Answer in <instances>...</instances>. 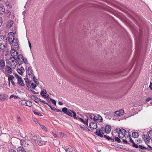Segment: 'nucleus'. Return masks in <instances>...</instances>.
Masks as SVG:
<instances>
[{
	"label": "nucleus",
	"instance_id": "nucleus-1",
	"mask_svg": "<svg viewBox=\"0 0 152 152\" xmlns=\"http://www.w3.org/2000/svg\"><path fill=\"white\" fill-rule=\"evenodd\" d=\"M152 140V130H150L147 132V134L144 135L142 137V139H140L137 140V141L142 142V140L145 142H150L151 140Z\"/></svg>",
	"mask_w": 152,
	"mask_h": 152
},
{
	"label": "nucleus",
	"instance_id": "nucleus-2",
	"mask_svg": "<svg viewBox=\"0 0 152 152\" xmlns=\"http://www.w3.org/2000/svg\"><path fill=\"white\" fill-rule=\"evenodd\" d=\"M126 130L124 129H120L119 130L118 136L119 137L122 139L123 142H128L127 141L126 139H123L125 134Z\"/></svg>",
	"mask_w": 152,
	"mask_h": 152
},
{
	"label": "nucleus",
	"instance_id": "nucleus-3",
	"mask_svg": "<svg viewBox=\"0 0 152 152\" xmlns=\"http://www.w3.org/2000/svg\"><path fill=\"white\" fill-rule=\"evenodd\" d=\"M30 136L31 137H32V140H33L32 142H41V140L39 138V136H33L32 133L30 132Z\"/></svg>",
	"mask_w": 152,
	"mask_h": 152
},
{
	"label": "nucleus",
	"instance_id": "nucleus-4",
	"mask_svg": "<svg viewBox=\"0 0 152 152\" xmlns=\"http://www.w3.org/2000/svg\"><path fill=\"white\" fill-rule=\"evenodd\" d=\"M62 112L65 113V114H67L69 116L71 117H72V112H71L70 110H68V109L66 107H64L62 110Z\"/></svg>",
	"mask_w": 152,
	"mask_h": 152
},
{
	"label": "nucleus",
	"instance_id": "nucleus-5",
	"mask_svg": "<svg viewBox=\"0 0 152 152\" xmlns=\"http://www.w3.org/2000/svg\"><path fill=\"white\" fill-rule=\"evenodd\" d=\"M121 144H119L118 143H111V145L121 149H126V148L125 146L121 145L122 143H121Z\"/></svg>",
	"mask_w": 152,
	"mask_h": 152
},
{
	"label": "nucleus",
	"instance_id": "nucleus-6",
	"mask_svg": "<svg viewBox=\"0 0 152 152\" xmlns=\"http://www.w3.org/2000/svg\"><path fill=\"white\" fill-rule=\"evenodd\" d=\"M16 53V54L18 55V52L16 50L12 49L11 50V55L12 56V58H13L15 60H17L18 59V57L17 56H15V55L14 53Z\"/></svg>",
	"mask_w": 152,
	"mask_h": 152
},
{
	"label": "nucleus",
	"instance_id": "nucleus-7",
	"mask_svg": "<svg viewBox=\"0 0 152 152\" xmlns=\"http://www.w3.org/2000/svg\"><path fill=\"white\" fill-rule=\"evenodd\" d=\"M89 126L91 130L95 129L97 128V124L95 122L91 121L89 124Z\"/></svg>",
	"mask_w": 152,
	"mask_h": 152
},
{
	"label": "nucleus",
	"instance_id": "nucleus-8",
	"mask_svg": "<svg viewBox=\"0 0 152 152\" xmlns=\"http://www.w3.org/2000/svg\"><path fill=\"white\" fill-rule=\"evenodd\" d=\"M20 141V142H26V141L24 140H20L18 138L16 137H12L11 139L10 142H19Z\"/></svg>",
	"mask_w": 152,
	"mask_h": 152
},
{
	"label": "nucleus",
	"instance_id": "nucleus-9",
	"mask_svg": "<svg viewBox=\"0 0 152 152\" xmlns=\"http://www.w3.org/2000/svg\"><path fill=\"white\" fill-rule=\"evenodd\" d=\"M27 73L30 76H32L34 75L33 72L32 68L31 66L29 67L28 68L27 70L26 71Z\"/></svg>",
	"mask_w": 152,
	"mask_h": 152
},
{
	"label": "nucleus",
	"instance_id": "nucleus-10",
	"mask_svg": "<svg viewBox=\"0 0 152 152\" xmlns=\"http://www.w3.org/2000/svg\"><path fill=\"white\" fill-rule=\"evenodd\" d=\"M139 148L142 150H147L148 151H151L152 150V148L149 145H148L147 147L144 146L142 145H140Z\"/></svg>",
	"mask_w": 152,
	"mask_h": 152
},
{
	"label": "nucleus",
	"instance_id": "nucleus-11",
	"mask_svg": "<svg viewBox=\"0 0 152 152\" xmlns=\"http://www.w3.org/2000/svg\"><path fill=\"white\" fill-rule=\"evenodd\" d=\"M95 134L100 137H103L104 133L102 132V130L97 129L96 132H95Z\"/></svg>",
	"mask_w": 152,
	"mask_h": 152
},
{
	"label": "nucleus",
	"instance_id": "nucleus-12",
	"mask_svg": "<svg viewBox=\"0 0 152 152\" xmlns=\"http://www.w3.org/2000/svg\"><path fill=\"white\" fill-rule=\"evenodd\" d=\"M14 45H13L14 46H15V49L17 48V49H18L19 47V44H18V39L17 38H14Z\"/></svg>",
	"mask_w": 152,
	"mask_h": 152
},
{
	"label": "nucleus",
	"instance_id": "nucleus-13",
	"mask_svg": "<svg viewBox=\"0 0 152 152\" xmlns=\"http://www.w3.org/2000/svg\"><path fill=\"white\" fill-rule=\"evenodd\" d=\"M111 127L110 125H107L105 127V131L107 133H109L110 132Z\"/></svg>",
	"mask_w": 152,
	"mask_h": 152
},
{
	"label": "nucleus",
	"instance_id": "nucleus-14",
	"mask_svg": "<svg viewBox=\"0 0 152 152\" xmlns=\"http://www.w3.org/2000/svg\"><path fill=\"white\" fill-rule=\"evenodd\" d=\"M18 83L22 86H24L25 85L21 77H19V78H18Z\"/></svg>",
	"mask_w": 152,
	"mask_h": 152
},
{
	"label": "nucleus",
	"instance_id": "nucleus-15",
	"mask_svg": "<svg viewBox=\"0 0 152 152\" xmlns=\"http://www.w3.org/2000/svg\"><path fill=\"white\" fill-rule=\"evenodd\" d=\"M5 69L8 73L11 74L12 73V70L9 66H6Z\"/></svg>",
	"mask_w": 152,
	"mask_h": 152
},
{
	"label": "nucleus",
	"instance_id": "nucleus-16",
	"mask_svg": "<svg viewBox=\"0 0 152 152\" xmlns=\"http://www.w3.org/2000/svg\"><path fill=\"white\" fill-rule=\"evenodd\" d=\"M139 134L137 132H134L132 133V137L136 138L138 137L139 135Z\"/></svg>",
	"mask_w": 152,
	"mask_h": 152
},
{
	"label": "nucleus",
	"instance_id": "nucleus-17",
	"mask_svg": "<svg viewBox=\"0 0 152 152\" xmlns=\"http://www.w3.org/2000/svg\"><path fill=\"white\" fill-rule=\"evenodd\" d=\"M11 36H12V37H13V38H14V34L13 33H12V34H11ZM8 38L9 41V42L10 43V44L12 43L14 41V39L13 40H12V38H11L10 37V36H9V37H8Z\"/></svg>",
	"mask_w": 152,
	"mask_h": 152
},
{
	"label": "nucleus",
	"instance_id": "nucleus-18",
	"mask_svg": "<svg viewBox=\"0 0 152 152\" xmlns=\"http://www.w3.org/2000/svg\"><path fill=\"white\" fill-rule=\"evenodd\" d=\"M0 65L2 69H5V61L3 60H1L0 61Z\"/></svg>",
	"mask_w": 152,
	"mask_h": 152
},
{
	"label": "nucleus",
	"instance_id": "nucleus-19",
	"mask_svg": "<svg viewBox=\"0 0 152 152\" xmlns=\"http://www.w3.org/2000/svg\"><path fill=\"white\" fill-rule=\"evenodd\" d=\"M96 115L97 117V120H96L97 122H102V117L100 115H98L97 114V115Z\"/></svg>",
	"mask_w": 152,
	"mask_h": 152
},
{
	"label": "nucleus",
	"instance_id": "nucleus-20",
	"mask_svg": "<svg viewBox=\"0 0 152 152\" xmlns=\"http://www.w3.org/2000/svg\"><path fill=\"white\" fill-rule=\"evenodd\" d=\"M17 151L18 152H26L25 149L21 146H20L18 148Z\"/></svg>",
	"mask_w": 152,
	"mask_h": 152
},
{
	"label": "nucleus",
	"instance_id": "nucleus-21",
	"mask_svg": "<svg viewBox=\"0 0 152 152\" xmlns=\"http://www.w3.org/2000/svg\"><path fill=\"white\" fill-rule=\"evenodd\" d=\"M4 7L2 4L0 5V14H3L5 11Z\"/></svg>",
	"mask_w": 152,
	"mask_h": 152
},
{
	"label": "nucleus",
	"instance_id": "nucleus-22",
	"mask_svg": "<svg viewBox=\"0 0 152 152\" xmlns=\"http://www.w3.org/2000/svg\"><path fill=\"white\" fill-rule=\"evenodd\" d=\"M95 115H94L93 113H91L89 115V117L90 118L94 121H96V120H97V118L96 119L95 118Z\"/></svg>",
	"mask_w": 152,
	"mask_h": 152
},
{
	"label": "nucleus",
	"instance_id": "nucleus-23",
	"mask_svg": "<svg viewBox=\"0 0 152 152\" xmlns=\"http://www.w3.org/2000/svg\"><path fill=\"white\" fill-rule=\"evenodd\" d=\"M122 115L123 114H121L120 112L118 111L115 112L114 113V115L115 117L120 116Z\"/></svg>",
	"mask_w": 152,
	"mask_h": 152
},
{
	"label": "nucleus",
	"instance_id": "nucleus-24",
	"mask_svg": "<svg viewBox=\"0 0 152 152\" xmlns=\"http://www.w3.org/2000/svg\"><path fill=\"white\" fill-rule=\"evenodd\" d=\"M64 149L66 152H73V150L71 148H67L66 147L64 148Z\"/></svg>",
	"mask_w": 152,
	"mask_h": 152
},
{
	"label": "nucleus",
	"instance_id": "nucleus-25",
	"mask_svg": "<svg viewBox=\"0 0 152 152\" xmlns=\"http://www.w3.org/2000/svg\"><path fill=\"white\" fill-rule=\"evenodd\" d=\"M104 137L106 139H107V140H111V142H114V140L113 139H112L111 137H110L106 135H104Z\"/></svg>",
	"mask_w": 152,
	"mask_h": 152
},
{
	"label": "nucleus",
	"instance_id": "nucleus-26",
	"mask_svg": "<svg viewBox=\"0 0 152 152\" xmlns=\"http://www.w3.org/2000/svg\"><path fill=\"white\" fill-rule=\"evenodd\" d=\"M27 102L25 100H23L20 102V103L21 105H26L27 104Z\"/></svg>",
	"mask_w": 152,
	"mask_h": 152
},
{
	"label": "nucleus",
	"instance_id": "nucleus-27",
	"mask_svg": "<svg viewBox=\"0 0 152 152\" xmlns=\"http://www.w3.org/2000/svg\"><path fill=\"white\" fill-rule=\"evenodd\" d=\"M115 142H120L122 141V139H120L119 138L117 137H114V140Z\"/></svg>",
	"mask_w": 152,
	"mask_h": 152
},
{
	"label": "nucleus",
	"instance_id": "nucleus-28",
	"mask_svg": "<svg viewBox=\"0 0 152 152\" xmlns=\"http://www.w3.org/2000/svg\"><path fill=\"white\" fill-rule=\"evenodd\" d=\"M13 23V22L12 20H10V22L8 23V27L10 28L12 25Z\"/></svg>",
	"mask_w": 152,
	"mask_h": 152
},
{
	"label": "nucleus",
	"instance_id": "nucleus-29",
	"mask_svg": "<svg viewBox=\"0 0 152 152\" xmlns=\"http://www.w3.org/2000/svg\"><path fill=\"white\" fill-rule=\"evenodd\" d=\"M14 78V77L13 76V75H9V76H8V80L9 81H10V80H13Z\"/></svg>",
	"mask_w": 152,
	"mask_h": 152
},
{
	"label": "nucleus",
	"instance_id": "nucleus-30",
	"mask_svg": "<svg viewBox=\"0 0 152 152\" xmlns=\"http://www.w3.org/2000/svg\"><path fill=\"white\" fill-rule=\"evenodd\" d=\"M6 47V45H4L3 43L2 44L0 42V49L3 50L5 49Z\"/></svg>",
	"mask_w": 152,
	"mask_h": 152
},
{
	"label": "nucleus",
	"instance_id": "nucleus-31",
	"mask_svg": "<svg viewBox=\"0 0 152 152\" xmlns=\"http://www.w3.org/2000/svg\"><path fill=\"white\" fill-rule=\"evenodd\" d=\"M5 96L2 95H0V100H4L6 99Z\"/></svg>",
	"mask_w": 152,
	"mask_h": 152
},
{
	"label": "nucleus",
	"instance_id": "nucleus-32",
	"mask_svg": "<svg viewBox=\"0 0 152 152\" xmlns=\"http://www.w3.org/2000/svg\"><path fill=\"white\" fill-rule=\"evenodd\" d=\"M72 112V113L73 114L72 115V117H73L74 118L76 119H77V118L76 117V115L75 113V112L73 111H71Z\"/></svg>",
	"mask_w": 152,
	"mask_h": 152
},
{
	"label": "nucleus",
	"instance_id": "nucleus-33",
	"mask_svg": "<svg viewBox=\"0 0 152 152\" xmlns=\"http://www.w3.org/2000/svg\"><path fill=\"white\" fill-rule=\"evenodd\" d=\"M30 83H31V81H26V86L28 88H29L30 87H31Z\"/></svg>",
	"mask_w": 152,
	"mask_h": 152
},
{
	"label": "nucleus",
	"instance_id": "nucleus-34",
	"mask_svg": "<svg viewBox=\"0 0 152 152\" xmlns=\"http://www.w3.org/2000/svg\"><path fill=\"white\" fill-rule=\"evenodd\" d=\"M27 104L26 105V106L31 107L32 105V103L30 101H27Z\"/></svg>",
	"mask_w": 152,
	"mask_h": 152
},
{
	"label": "nucleus",
	"instance_id": "nucleus-35",
	"mask_svg": "<svg viewBox=\"0 0 152 152\" xmlns=\"http://www.w3.org/2000/svg\"><path fill=\"white\" fill-rule=\"evenodd\" d=\"M132 145L134 147L136 148H139V146L141 145H138L137 144H135V143H132Z\"/></svg>",
	"mask_w": 152,
	"mask_h": 152
},
{
	"label": "nucleus",
	"instance_id": "nucleus-36",
	"mask_svg": "<svg viewBox=\"0 0 152 152\" xmlns=\"http://www.w3.org/2000/svg\"><path fill=\"white\" fill-rule=\"evenodd\" d=\"M31 88L33 89H34L35 88L37 87V85L36 84L32 83H31Z\"/></svg>",
	"mask_w": 152,
	"mask_h": 152
},
{
	"label": "nucleus",
	"instance_id": "nucleus-37",
	"mask_svg": "<svg viewBox=\"0 0 152 152\" xmlns=\"http://www.w3.org/2000/svg\"><path fill=\"white\" fill-rule=\"evenodd\" d=\"M50 100L53 104L56 105V102L55 100L51 98H50Z\"/></svg>",
	"mask_w": 152,
	"mask_h": 152
},
{
	"label": "nucleus",
	"instance_id": "nucleus-38",
	"mask_svg": "<svg viewBox=\"0 0 152 152\" xmlns=\"http://www.w3.org/2000/svg\"><path fill=\"white\" fill-rule=\"evenodd\" d=\"M127 137L131 142H134L133 141V140L131 137V135L130 134H129V135Z\"/></svg>",
	"mask_w": 152,
	"mask_h": 152
},
{
	"label": "nucleus",
	"instance_id": "nucleus-39",
	"mask_svg": "<svg viewBox=\"0 0 152 152\" xmlns=\"http://www.w3.org/2000/svg\"><path fill=\"white\" fill-rule=\"evenodd\" d=\"M33 112L35 115H38V116H41L42 115L40 113L37 112L35 111H34Z\"/></svg>",
	"mask_w": 152,
	"mask_h": 152
},
{
	"label": "nucleus",
	"instance_id": "nucleus-40",
	"mask_svg": "<svg viewBox=\"0 0 152 152\" xmlns=\"http://www.w3.org/2000/svg\"><path fill=\"white\" fill-rule=\"evenodd\" d=\"M17 71L19 73V74L22 75L23 74L22 71H21V70L20 69H17Z\"/></svg>",
	"mask_w": 152,
	"mask_h": 152
},
{
	"label": "nucleus",
	"instance_id": "nucleus-41",
	"mask_svg": "<svg viewBox=\"0 0 152 152\" xmlns=\"http://www.w3.org/2000/svg\"><path fill=\"white\" fill-rule=\"evenodd\" d=\"M37 97L35 95H32L31 96V98L32 99V100H34V99L35 100H37Z\"/></svg>",
	"mask_w": 152,
	"mask_h": 152
},
{
	"label": "nucleus",
	"instance_id": "nucleus-42",
	"mask_svg": "<svg viewBox=\"0 0 152 152\" xmlns=\"http://www.w3.org/2000/svg\"><path fill=\"white\" fill-rule=\"evenodd\" d=\"M41 127L42 128L43 130H45V131H47L46 128L45 127V126L43 125H40Z\"/></svg>",
	"mask_w": 152,
	"mask_h": 152
},
{
	"label": "nucleus",
	"instance_id": "nucleus-43",
	"mask_svg": "<svg viewBox=\"0 0 152 152\" xmlns=\"http://www.w3.org/2000/svg\"><path fill=\"white\" fill-rule=\"evenodd\" d=\"M44 98H47V100H48V102L49 103H50V101L49 100V95L47 94L46 96L45 95V96Z\"/></svg>",
	"mask_w": 152,
	"mask_h": 152
},
{
	"label": "nucleus",
	"instance_id": "nucleus-44",
	"mask_svg": "<svg viewBox=\"0 0 152 152\" xmlns=\"http://www.w3.org/2000/svg\"><path fill=\"white\" fill-rule=\"evenodd\" d=\"M34 83L37 84L38 85L39 84V82L38 81V80L37 79H35V80H34Z\"/></svg>",
	"mask_w": 152,
	"mask_h": 152
},
{
	"label": "nucleus",
	"instance_id": "nucleus-45",
	"mask_svg": "<svg viewBox=\"0 0 152 152\" xmlns=\"http://www.w3.org/2000/svg\"><path fill=\"white\" fill-rule=\"evenodd\" d=\"M17 56L18 58H21L23 59V55H21L20 54H18V55H17Z\"/></svg>",
	"mask_w": 152,
	"mask_h": 152
},
{
	"label": "nucleus",
	"instance_id": "nucleus-46",
	"mask_svg": "<svg viewBox=\"0 0 152 152\" xmlns=\"http://www.w3.org/2000/svg\"><path fill=\"white\" fill-rule=\"evenodd\" d=\"M84 124H86L87 126H88V118H87V120L86 121H84V123H83Z\"/></svg>",
	"mask_w": 152,
	"mask_h": 152
},
{
	"label": "nucleus",
	"instance_id": "nucleus-47",
	"mask_svg": "<svg viewBox=\"0 0 152 152\" xmlns=\"http://www.w3.org/2000/svg\"><path fill=\"white\" fill-rule=\"evenodd\" d=\"M44 94L43 92V91L42 90L41 93H40V94L42 96L44 97H45V95Z\"/></svg>",
	"mask_w": 152,
	"mask_h": 152
},
{
	"label": "nucleus",
	"instance_id": "nucleus-48",
	"mask_svg": "<svg viewBox=\"0 0 152 152\" xmlns=\"http://www.w3.org/2000/svg\"><path fill=\"white\" fill-rule=\"evenodd\" d=\"M78 119L80 121L82 122V123H84V120L80 118H78Z\"/></svg>",
	"mask_w": 152,
	"mask_h": 152
},
{
	"label": "nucleus",
	"instance_id": "nucleus-49",
	"mask_svg": "<svg viewBox=\"0 0 152 152\" xmlns=\"http://www.w3.org/2000/svg\"><path fill=\"white\" fill-rule=\"evenodd\" d=\"M22 60H23V61H20V63H18L20 65H21L23 63L24 61V59L23 58Z\"/></svg>",
	"mask_w": 152,
	"mask_h": 152
},
{
	"label": "nucleus",
	"instance_id": "nucleus-50",
	"mask_svg": "<svg viewBox=\"0 0 152 152\" xmlns=\"http://www.w3.org/2000/svg\"><path fill=\"white\" fill-rule=\"evenodd\" d=\"M30 91L34 94H38V92H37L33 90H30Z\"/></svg>",
	"mask_w": 152,
	"mask_h": 152
},
{
	"label": "nucleus",
	"instance_id": "nucleus-51",
	"mask_svg": "<svg viewBox=\"0 0 152 152\" xmlns=\"http://www.w3.org/2000/svg\"><path fill=\"white\" fill-rule=\"evenodd\" d=\"M10 81H11V82L12 84V85L13 86H15V82H14L13 80H10Z\"/></svg>",
	"mask_w": 152,
	"mask_h": 152
},
{
	"label": "nucleus",
	"instance_id": "nucleus-52",
	"mask_svg": "<svg viewBox=\"0 0 152 152\" xmlns=\"http://www.w3.org/2000/svg\"><path fill=\"white\" fill-rule=\"evenodd\" d=\"M6 13L8 14L9 15H10L11 14V12L9 11H6Z\"/></svg>",
	"mask_w": 152,
	"mask_h": 152
},
{
	"label": "nucleus",
	"instance_id": "nucleus-53",
	"mask_svg": "<svg viewBox=\"0 0 152 152\" xmlns=\"http://www.w3.org/2000/svg\"><path fill=\"white\" fill-rule=\"evenodd\" d=\"M149 87L150 88L151 90H152V83L151 82H150V83Z\"/></svg>",
	"mask_w": 152,
	"mask_h": 152
},
{
	"label": "nucleus",
	"instance_id": "nucleus-54",
	"mask_svg": "<svg viewBox=\"0 0 152 152\" xmlns=\"http://www.w3.org/2000/svg\"><path fill=\"white\" fill-rule=\"evenodd\" d=\"M20 69L21 70V71H22L23 73L25 71L24 68L23 67H21L20 68Z\"/></svg>",
	"mask_w": 152,
	"mask_h": 152
},
{
	"label": "nucleus",
	"instance_id": "nucleus-55",
	"mask_svg": "<svg viewBox=\"0 0 152 152\" xmlns=\"http://www.w3.org/2000/svg\"><path fill=\"white\" fill-rule=\"evenodd\" d=\"M52 134L55 137H57V134L54 133L52 132Z\"/></svg>",
	"mask_w": 152,
	"mask_h": 152
},
{
	"label": "nucleus",
	"instance_id": "nucleus-56",
	"mask_svg": "<svg viewBox=\"0 0 152 152\" xmlns=\"http://www.w3.org/2000/svg\"><path fill=\"white\" fill-rule=\"evenodd\" d=\"M151 99V98L150 97H149L146 100V101L147 102H149V101Z\"/></svg>",
	"mask_w": 152,
	"mask_h": 152
},
{
	"label": "nucleus",
	"instance_id": "nucleus-57",
	"mask_svg": "<svg viewBox=\"0 0 152 152\" xmlns=\"http://www.w3.org/2000/svg\"><path fill=\"white\" fill-rule=\"evenodd\" d=\"M55 111H56V112H62V111H61L60 110H59L58 109H56V110H55Z\"/></svg>",
	"mask_w": 152,
	"mask_h": 152
},
{
	"label": "nucleus",
	"instance_id": "nucleus-58",
	"mask_svg": "<svg viewBox=\"0 0 152 152\" xmlns=\"http://www.w3.org/2000/svg\"><path fill=\"white\" fill-rule=\"evenodd\" d=\"M15 77H16V78H19V77H21L20 76L18 75L17 74H15Z\"/></svg>",
	"mask_w": 152,
	"mask_h": 152
},
{
	"label": "nucleus",
	"instance_id": "nucleus-59",
	"mask_svg": "<svg viewBox=\"0 0 152 152\" xmlns=\"http://www.w3.org/2000/svg\"><path fill=\"white\" fill-rule=\"evenodd\" d=\"M28 44H29V48H30V49H31V44L30 43L29 41H28Z\"/></svg>",
	"mask_w": 152,
	"mask_h": 152
},
{
	"label": "nucleus",
	"instance_id": "nucleus-60",
	"mask_svg": "<svg viewBox=\"0 0 152 152\" xmlns=\"http://www.w3.org/2000/svg\"><path fill=\"white\" fill-rule=\"evenodd\" d=\"M24 62L25 64H27V63H28V61H27V59H25V60H24Z\"/></svg>",
	"mask_w": 152,
	"mask_h": 152
},
{
	"label": "nucleus",
	"instance_id": "nucleus-61",
	"mask_svg": "<svg viewBox=\"0 0 152 152\" xmlns=\"http://www.w3.org/2000/svg\"><path fill=\"white\" fill-rule=\"evenodd\" d=\"M9 152H16L14 150L11 149L10 150Z\"/></svg>",
	"mask_w": 152,
	"mask_h": 152
},
{
	"label": "nucleus",
	"instance_id": "nucleus-62",
	"mask_svg": "<svg viewBox=\"0 0 152 152\" xmlns=\"http://www.w3.org/2000/svg\"><path fill=\"white\" fill-rule=\"evenodd\" d=\"M80 127L82 128V129H84V127H85V126L84 125H80Z\"/></svg>",
	"mask_w": 152,
	"mask_h": 152
},
{
	"label": "nucleus",
	"instance_id": "nucleus-63",
	"mask_svg": "<svg viewBox=\"0 0 152 152\" xmlns=\"http://www.w3.org/2000/svg\"><path fill=\"white\" fill-rule=\"evenodd\" d=\"M41 102L44 104H47V103H46L45 101H43V100H41Z\"/></svg>",
	"mask_w": 152,
	"mask_h": 152
},
{
	"label": "nucleus",
	"instance_id": "nucleus-64",
	"mask_svg": "<svg viewBox=\"0 0 152 152\" xmlns=\"http://www.w3.org/2000/svg\"><path fill=\"white\" fill-rule=\"evenodd\" d=\"M120 112L121 113V114H123V115L124 114V111L123 110H121Z\"/></svg>",
	"mask_w": 152,
	"mask_h": 152
}]
</instances>
